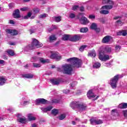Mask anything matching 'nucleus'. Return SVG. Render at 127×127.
Instances as JSON below:
<instances>
[{"label":"nucleus","mask_w":127,"mask_h":127,"mask_svg":"<svg viewBox=\"0 0 127 127\" xmlns=\"http://www.w3.org/2000/svg\"><path fill=\"white\" fill-rule=\"evenodd\" d=\"M41 111L43 112V113H47L48 112V107H47L46 108L44 107H41L40 108Z\"/></svg>","instance_id":"36"},{"label":"nucleus","mask_w":127,"mask_h":127,"mask_svg":"<svg viewBox=\"0 0 127 127\" xmlns=\"http://www.w3.org/2000/svg\"><path fill=\"white\" fill-rule=\"evenodd\" d=\"M20 11L19 9H16L14 13H13V15L14 18H19L21 17Z\"/></svg>","instance_id":"14"},{"label":"nucleus","mask_w":127,"mask_h":127,"mask_svg":"<svg viewBox=\"0 0 127 127\" xmlns=\"http://www.w3.org/2000/svg\"><path fill=\"white\" fill-rule=\"evenodd\" d=\"M28 119L29 121H35V120H36V118H35V117L32 116V115H31V114L28 115Z\"/></svg>","instance_id":"27"},{"label":"nucleus","mask_w":127,"mask_h":127,"mask_svg":"<svg viewBox=\"0 0 127 127\" xmlns=\"http://www.w3.org/2000/svg\"><path fill=\"white\" fill-rule=\"evenodd\" d=\"M5 81H6V79L4 78L3 76L0 77V86L4 85V84H5Z\"/></svg>","instance_id":"22"},{"label":"nucleus","mask_w":127,"mask_h":127,"mask_svg":"<svg viewBox=\"0 0 127 127\" xmlns=\"http://www.w3.org/2000/svg\"><path fill=\"white\" fill-rule=\"evenodd\" d=\"M79 21L81 24H83V25H86V24H88L89 22V20L85 16H82L81 18L79 19Z\"/></svg>","instance_id":"9"},{"label":"nucleus","mask_w":127,"mask_h":127,"mask_svg":"<svg viewBox=\"0 0 127 127\" xmlns=\"http://www.w3.org/2000/svg\"><path fill=\"white\" fill-rule=\"evenodd\" d=\"M88 31H89V29H88V28L87 27L81 28L80 29V32H81L82 33H85L86 32H88Z\"/></svg>","instance_id":"25"},{"label":"nucleus","mask_w":127,"mask_h":127,"mask_svg":"<svg viewBox=\"0 0 127 127\" xmlns=\"http://www.w3.org/2000/svg\"><path fill=\"white\" fill-rule=\"evenodd\" d=\"M94 68H100L101 67V64L99 63H95L93 64Z\"/></svg>","instance_id":"35"},{"label":"nucleus","mask_w":127,"mask_h":127,"mask_svg":"<svg viewBox=\"0 0 127 127\" xmlns=\"http://www.w3.org/2000/svg\"><path fill=\"white\" fill-rule=\"evenodd\" d=\"M38 60V58L36 57H32L31 59V62H36Z\"/></svg>","instance_id":"43"},{"label":"nucleus","mask_w":127,"mask_h":127,"mask_svg":"<svg viewBox=\"0 0 127 127\" xmlns=\"http://www.w3.org/2000/svg\"><path fill=\"white\" fill-rule=\"evenodd\" d=\"M57 40V38L56 37V35L55 34H52L49 37V41L50 43L54 42V41Z\"/></svg>","instance_id":"20"},{"label":"nucleus","mask_w":127,"mask_h":127,"mask_svg":"<svg viewBox=\"0 0 127 127\" xmlns=\"http://www.w3.org/2000/svg\"><path fill=\"white\" fill-rule=\"evenodd\" d=\"M78 8H79V5H74L72 7V10L75 11V10H77V9Z\"/></svg>","instance_id":"46"},{"label":"nucleus","mask_w":127,"mask_h":127,"mask_svg":"<svg viewBox=\"0 0 127 127\" xmlns=\"http://www.w3.org/2000/svg\"><path fill=\"white\" fill-rule=\"evenodd\" d=\"M88 17L90 19H95L96 18L95 15H89Z\"/></svg>","instance_id":"49"},{"label":"nucleus","mask_w":127,"mask_h":127,"mask_svg":"<svg viewBox=\"0 0 127 127\" xmlns=\"http://www.w3.org/2000/svg\"><path fill=\"white\" fill-rule=\"evenodd\" d=\"M123 115L125 118H127V110L123 111Z\"/></svg>","instance_id":"51"},{"label":"nucleus","mask_w":127,"mask_h":127,"mask_svg":"<svg viewBox=\"0 0 127 127\" xmlns=\"http://www.w3.org/2000/svg\"><path fill=\"white\" fill-rule=\"evenodd\" d=\"M5 31L7 32V33H9L11 35H13V36H14V35H17V34H18V32L15 30H10L9 29H7L5 30Z\"/></svg>","instance_id":"10"},{"label":"nucleus","mask_w":127,"mask_h":127,"mask_svg":"<svg viewBox=\"0 0 127 127\" xmlns=\"http://www.w3.org/2000/svg\"><path fill=\"white\" fill-rule=\"evenodd\" d=\"M127 34V31L123 30L122 31V36H126Z\"/></svg>","instance_id":"53"},{"label":"nucleus","mask_w":127,"mask_h":127,"mask_svg":"<svg viewBox=\"0 0 127 127\" xmlns=\"http://www.w3.org/2000/svg\"><path fill=\"white\" fill-rule=\"evenodd\" d=\"M88 56L90 57H96V52L92 51L91 53H88Z\"/></svg>","instance_id":"32"},{"label":"nucleus","mask_w":127,"mask_h":127,"mask_svg":"<svg viewBox=\"0 0 127 127\" xmlns=\"http://www.w3.org/2000/svg\"><path fill=\"white\" fill-rule=\"evenodd\" d=\"M96 121H97V120H95L94 119H90V124H91V125H94V124H95L96 125Z\"/></svg>","instance_id":"42"},{"label":"nucleus","mask_w":127,"mask_h":127,"mask_svg":"<svg viewBox=\"0 0 127 127\" xmlns=\"http://www.w3.org/2000/svg\"><path fill=\"white\" fill-rule=\"evenodd\" d=\"M69 90H67V89L63 90L64 94H68V93H69Z\"/></svg>","instance_id":"55"},{"label":"nucleus","mask_w":127,"mask_h":127,"mask_svg":"<svg viewBox=\"0 0 127 127\" xmlns=\"http://www.w3.org/2000/svg\"><path fill=\"white\" fill-rule=\"evenodd\" d=\"M119 79H120V74H117L114 76L113 78H111L110 80V85L112 89H116V88H117V83H118Z\"/></svg>","instance_id":"3"},{"label":"nucleus","mask_w":127,"mask_h":127,"mask_svg":"<svg viewBox=\"0 0 127 127\" xmlns=\"http://www.w3.org/2000/svg\"><path fill=\"white\" fill-rule=\"evenodd\" d=\"M53 29H57L58 27L55 25H52Z\"/></svg>","instance_id":"60"},{"label":"nucleus","mask_w":127,"mask_h":127,"mask_svg":"<svg viewBox=\"0 0 127 127\" xmlns=\"http://www.w3.org/2000/svg\"><path fill=\"white\" fill-rule=\"evenodd\" d=\"M55 20L56 21V22H60V21H61V16H55Z\"/></svg>","instance_id":"37"},{"label":"nucleus","mask_w":127,"mask_h":127,"mask_svg":"<svg viewBox=\"0 0 127 127\" xmlns=\"http://www.w3.org/2000/svg\"><path fill=\"white\" fill-rule=\"evenodd\" d=\"M40 61L41 63H43V64H44L48 62V60H45L44 58H41L40 59Z\"/></svg>","instance_id":"39"},{"label":"nucleus","mask_w":127,"mask_h":127,"mask_svg":"<svg viewBox=\"0 0 127 127\" xmlns=\"http://www.w3.org/2000/svg\"><path fill=\"white\" fill-rule=\"evenodd\" d=\"M20 9L22 11H26V10L28 9V8L27 7H24L23 8H21Z\"/></svg>","instance_id":"54"},{"label":"nucleus","mask_w":127,"mask_h":127,"mask_svg":"<svg viewBox=\"0 0 127 127\" xmlns=\"http://www.w3.org/2000/svg\"><path fill=\"white\" fill-rule=\"evenodd\" d=\"M81 39V36L80 35H75L69 38L70 41L72 42H77L79 41Z\"/></svg>","instance_id":"8"},{"label":"nucleus","mask_w":127,"mask_h":127,"mask_svg":"<svg viewBox=\"0 0 127 127\" xmlns=\"http://www.w3.org/2000/svg\"><path fill=\"white\" fill-rule=\"evenodd\" d=\"M103 4H112L114 5V1L111 0H102Z\"/></svg>","instance_id":"17"},{"label":"nucleus","mask_w":127,"mask_h":127,"mask_svg":"<svg viewBox=\"0 0 127 127\" xmlns=\"http://www.w3.org/2000/svg\"><path fill=\"white\" fill-rule=\"evenodd\" d=\"M116 23H118L119 26H122V25H123V23L122 22V21L121 20L117 21Z\"/></svg>","instance_id":"48"},{"label":"nucleus","mask_w":127,"mask_h":127,"mask_svg":"<svg viewBox=\"0 0 127 127\" xmlns=\"http://www.w3.org/2000/svg\"><path fill=\"white\" fill-rule=\"evenodd\" d=\"M60 100L56 99H53L52 100V104H58V103H60Z\"/></svg>","instance_id":"41"},{"label":"nucleus","mask_w":127,"mask_h":127,"mask_svg":"<svg viewBox=\"0 0 127 127\" xmlns=\"http://www.w3.org/2000/svg\"><path fill=\"white\" fill-rule=\"evenodd\" d=\"M32 127H37V125H36V124H32Z\"/></svg>","instance_id":"64"},{"label":"nucleus","mask_w":127,"mask_h":127,"mask_svg":"<svg viewBox=\"0 0 127 127\" xmlns=\"http://www.w3.org/2000/svg\"><path fill=\"white\" fill-rule=\"evenodd\" d=\"M80 10L81 12L84 11L85 8L83 6H82L80 7Z\"/></svg>","instance_id":"57"},{"label":"nucleus","mask_w":127,"mask_h":127,"mask_svg":"<svg viewBox=\"0 0 127 127\" xmlns=\"http://www.w3.org/2000/svg\"><path fill=\"white\" fill-rule=\"evenodd\" d=\"M70 36L69 35H64L62 38L63 40L67 41L68 40Z\"/></svg>","instance_id":"31"},{"label":"nucleus","mask_w":127,"mask_h":127,"mask_svg":"<svg viewBox=\"0 0 127 127\" xmlns=\"http://www.w3.org/2000/svg\"><path fill=\"white\" fill-rule=\"evenodd\" d=\"M99 21L101 22L102 23H105L106 22V21L104 19V18H99Z\"/></svg>","instance_id":"50"},{"label":"nucleus","mask_w":127,"mask_h":127,"mask_svg":"<svg viewBox=\"0 0 127 127\" xmlns=\"http://www.w3.org/2000/svg\"><path fill=\"white\" fill-rule=\"evenodd\" d=\"M90 29L95 30L97 33H99L101 31V29L98 27L96 23H92L90 26Z\"/></svg>","instance_id":"7"},{"label":"nucleus","mask_w":127,"mask_h":127,"mask_svg":"<svg viewBox=\"0 0 127 127\" xmlns=\"http://www.w3.org/2000/svg\"><path fill=\"white\" fill-rule=\"evenodd\" d=\"M8 55H10V56H13L14 55V52L12 50H9L6 51Z\"/></svg>","instance_id":"28"},{"label":"nucleus","mask_w":127,"mask_h":127,"mask_svg":"<svg viewBox=\"0 0 127 127\" xmlns=\"http://www.w3.org/2000/svg\"><path fill=\"white\" fill-rule=\"evenodd\" d=\"M100 51H103L104 53H110L112 51V49L109 47H105L102 50Z\"/></svg>","instance_id":"21"},{"label":"nucleus","mask_w":127,"mask_h":127,"mask_svg":"<svg viewBox=\"0 0 127 127\" xmlns=\"http://www.w3.org/2000/svg\"><path fill=\"white\" fill-rule=\"evenodd\" d=\"M33 10L35 13H37L40 11L39 8H35L33 9Z\"/></svg>","instance_id":"47"},{"label":"nucleus","mask_w":127,"mask_h":127,"mask_svg":"<svg viewBox=\"0 0 127 127\" xmlns=\"http://www.w3.org/2000/svg\"><path fill=\"white\" fill-rule=\"evenodd\" d=\"M14 5H15V4H14L13 2L10 3L8 4L9 8H12L13 7H14Z\"/></svg>","instance_id":"44"},{"label":"nucleus","mask_w":127,"mask_h":127,"mask_svg":"<svg viewBox=\"0 0 127 127\" xmlns=\"http://www.w3.org/2000/svg\"><path fill=\"white\" fill-rule=\"evenodd\" d=\"M114 5L110 4V5H105L104 6H102L101 7V9H106L107 10H108L109 9H112Z\"/></svg>","instance_id":"19"},{"label":"nucleus","mask_w":127,"mask_h":127,"mask_svg":"<svg viewBox=\"0 0 127 127\" xmlns=\"http://www.w3.org/2000/svg\"><path fill=\"white\" fill-rule=\"evenodd\" d=\"M86 47H87V45H82V46H80L79 50L81 52H83V51H84V49H85V48H86Z\"/></svg>","instance_id":"38"},{"label":"nucleus","mask_w":127,"mask_h":127,"mask_svg":"<svg viewBox=\"0 0 127 127\" xmlns=\"http://www.w3.org/2000/svg\"><path fill=\"white\" fill-rule=\"evenodd\" d=\"M101 14H109L110 12L108 10H101L100 11Z\"/></svg>","instance_id":"29"},{"label":"nucleus","mask_w":127,"mask_h":127,"mask_svg":"<svg viewBox=\"0 0 127 127\" xmlns=\"http://www.w3.org/2000/svg\"><path fill=\"white\" fill-rule=\"evenodd\" d=\"M101 124H103V121L101 120H96V125H101Z\"/></svg>","instance_id":"45"},{"label":"nucleus","mask_w":127,"mask_h":127,"mask_svg":"<svg viewBox=\"0 0 127 127\" xmlns=\"http://www.w3.org/2000/svg\"><path fill=\"white\" fill-rule=\"evenodd\" d=\"M79 103V102L73 101L70 103V107L72 109H75V108L78 109Z\"/></svg>","instance_id":"15"},{"label":"nucleus","mask_w":127,"mask_h":127,"mask_svg":"<svg viewBox=\"0 0 127 127\" xmlns=\"http://www.w3.org/2000/svg\"><path fill=\"white\" fill-rule=\"evenodd\" d=\"M47 15L48 14L46 13H43V14H40L39 16V18L40 19L45 18V17H47Z\"/></svg>","instance_id":"33"},{"label":"nucleus","mask_w":127,"mask_h":127,"mask_svg":"<svg viewBox=\"0 0 127 127\" xmlns=\"http://www.w3.org/2000/svg\"><path fill=\"white\" fill-rule=\"evenodd\" d=\"M111 37L110 35H107L104 37L102 40V43H104V44L109 43V42H110V41H111Z\"/></svg>","instance_id":"13"},{"label":"nucleus","mask_w":127,"mask_h":127,"mask_svg":"<svg viewBox=\"0 0 127 127\" xmlns=\"http://www.w3.org/2000/svg\"><path fill=\"white\" fill-rule=\"evenodd\" d=\"M47 102H48V101L44 98H39L35 100L36 105H37V106H40V105H46Z\"/></svg>","instance_id":"5"},{"label":"nucleus","mask_w":127,"mask_h":127,"mask_svg":"<svg viewBox=\"0 0 127 127\" xmlns=\"http://www.w3.org/2000/svg\"><path fill=\"white\" fill-rule=\"evenodd\" d=\"M29 104V101H24V105L25 106L26 105H28Z\"/></svg>","instance_id":"62"},{"label":"nucleus","mask_w":127,"mask_h":127,"mask_svg":"<svg viewBox=\"0 0 127 127\" xmlns=\"http://www.w3.org/2000/svg\"><path fill=\"white\" fill-rule=\"evenodd\" d=\"M117 35H119V36H122V35H123L122 31L118 32V33H117Z\"/></svg>","instance_id":"61"},{"label":"nucleus","mask_w":127,"mask_h":127,"mask_svg":"<svg viewBox=\"0 0 127 127\" xmlns=\"http://www.w3.org/2000/svg\"><path fill=\"white\" fill-rule=\"evenodd\" d=\"M57 71H58V72H62V73H63V69H61L60 67H57Z\"/></svg>","instance_id":"56"},{"label":"nucleus","mask_w":127,"mask_h":127,"mask_svg":"<svg viewBox=\"0 0 127 127\" xmlns=\"http://www.w3.org/2000/svg\"><path fill=\"white\" fill-rule=\"evenodd\" d=\"M120 109H127V103H122L119 105Z\"/></svg>","instance_id":"23"},{"label":"nucleus","mask_w":127,"mask_h":127,"mask_svg":"<svg viewBox=\"0 0 127 127\" xmlns=\"http://www.w3.org/2000/svg\"><path fill=\"white\" fill-rule=\"evenodd\" d=\"M51 55L50 56V58L51 59H56V60H60L61 58H62V57L61 56H59V53H53V52H51Z\"/></svg>","instance_id":"6"},{"label":"nucleus","mask_w":127,"mask_h":127,"mask_svg":"<svg viewBox=\"0 0 127 127\" xmlns=\"http://www.w3.org/2000/svg\"><path fill=\"white\" fill-rule=\"evenodd\" d=\"M99 58L101 61H107V60H110V56L106 55V54L104 53V51H100Z\"/></svg>","instance_id":"4"},{"label":"nucleus","mask_w":127,"mask_h":127,"mask_svg":"<svg viewBox=\"0 0 127 127\" xmlns=\"http://www.w3.org/2000/svg\"><path fill=\"white\" fill-rule=\"evenodd\" d=\"M9 45H15V43L10 42H9Z\"/></svg>","instance_id":"63"},{"label":"nucleus","mask_w":127,"mask_h":127,"mask_svg":"<svg viewBox=\"0 0 127 127\" xmlns=\"http://www.w3.org/2000/svg\"><path fill=\"white\" fill-rule=\"evenodd\" d=\"M50 82L53 85H59V84H60V80L57 79H50Z\"/></svg>","instance_id":"16"},{"label":"nucleus","mask_w":127,"mask_h":127,"mask_svg":"<svg viewBox=\"0 0 127 127\" xmlns=\"http://www.w3.org/2000/svg\"><path fill=\"white\" fill-rule=\"evenodd\" d=\"M87 96L89 100L92 99V98H96V95L93 93V89H90L88 91Z\"/></svg>","instance_id":"11"},{"label":"nucleus","mask_w":127,"mask_h":127,"mask_svg":"<svg viewBox=\"0 0 127 127\" xmlns=\"http://www.w3.org/2000/svg\"><path fill=\"white\" fill-rule=\"evenodd\" d=\"M66 61L70 62L71 64H66L62 66L63 73L65 75H72L73 67L74 68H80L82 65V60L75 57L67 59Z\"/></svg>","instance_id":"1"},{"label":"nucleus","mask_w":127,"mask_h":127,"mask_svg":"<svg viewBox=\"0 0 127 127\" xmlns=\"http://www.w3.org/2000/svg\"><path fill=\"white\" fill-rule=\"evenodd\" d=\"M75 16L76 15H75V14L73 13H70V14L69 15L70 18H74Z\"/></svg>","instance_id":"52"},{"label":"nucleus","mask_w":127,"mask_h":127,"mask_svg":"<svg viewBox=\"0 0 127 127\" xmlns=\"http://www.w3.org/2000/svg\"><path fill=\"white\" fill-rule=\"evenodd\" d=\"M40 47H42V44L39 43L36 39H33L31 46H28L27 48H29L30 50H32L35 48H40Z\"/></svg>","instance_id":"2"},{"label":"nucleus","mask_w":127,"mask_h":127,"mask_svg":"<svg viewBox=\"0 0 127 127\" xmlns=\"http://www.w3.org/2000/svg\"><path fill=\"white\" fill-rule=\"evenodd\" d=\"M33 66L35 67V68H39L41 67V64L34 63H33Z\"/></svg>","instance_id":"34"},{"label":"nucleus","mask_w":127,"mask_h":127,"mask_svg":"<svg viewBox=\"0 0 127 127\" xmlns=\"http://www.w3.org/2000/svg\"><path fill=\"white\" fill-rule=\"evenodd\" d=\"M22 78H26L27 79H32L33 78V74L31 73L22 74Z\"/></svg>","instance_id":"18"},{"label":"nucleus","mask_w":127,"mask_h":127,"mask_svg":"<svg viewBox=\"0 0 127 127\" xmlns=\"http://www.w3.org/2000/svg\"><path fill=\"white\" fill-rule=\"evenodd\" d=\"M65 118H66V115H65V114H61V116H59V120L62 121V120H64Z\"/></svg>","instance_id":"40"},{"label":"nucleus","mask_w":127,"mask_h":127,"mask_svg":"<svg viewBox=\"0 0 127 127\" xmlns=\"http://www.w3.org/2000/svg\"><path fill=\"white\" fill-rule=\"evenodd\" d=\"M111 115L114 117H116V116H119V113H118V110L117 109H113L111 111Z\"/></svg>","instance_id":"24"},{"label":"nucleus","mask_w":127,"mask_h":127,"mask_svg":"<svg viewBox=\"0 0 127 127\" xmlns=\"http://www.w3.org/2000/svg\"><path fill=\"white\" fill-rule=\"evenodd\" d=\"M87 106L83 103H79L78 105V107L77 109H79V110H81L82 111H86L87 110Z\"/></svg>","instance_id":"12"},{"label":"nucleus","mask_w":127,"mask_h":127,"mask_svg":"<svg viewBox=\"0 0 127 127\" xmlns=\"http://www.w3.org/2000/svg\"><path fill=\"white\" fill-rule=\"evenodd\" d=\"M18 122L21 124H25L26 119L25 118H19L18 119Z\"/></svg>","instance_id":"30"},{"label":"nucleus","mask_w":127,"mask_h":127,"mask_svg":"<svg viewBox=\"0 0 127 127\" xmlns=\"http://www.w3.org/2000/svg\"><path fill=\"white\" fill-rule=\"evenodd\" d=\"M115 49L118 50V49H121V46L118 45L115 47Z\"/></svg>","instance_id":"59"},{"label":"nucleus","mask_w":127,"mask_h":127,"mask_svg":"<svg viewBox=\"0 0 127 127\" xmlns=\"http://www.w3.org/2000/svg\"><path fill=\"white\" fill-rule=\"evenodd\" d=\"M59 113V111H58V110L56 109H54L52 111V114L54 116H57V115H58Z\"/></svg>","instance_id":"26"},{"label":"nucleus","mask_w":127,"mask_h":127,"mask_svg":"<svg viewBox=\"0 0 127 127\" xmlns=\"http://www.w3.org/2000/svg\"><path fill=\"white\" fill-rule=\"evenodd\" d=\"M29 31L30 32V34H32V33H34V32H35V30L31 29Z\"/></svg>","instance_id":"58"}]
</instances>
